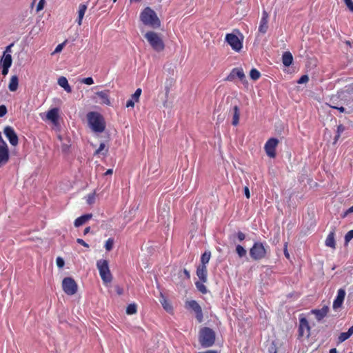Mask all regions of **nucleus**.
Instances as JSON below:
<instances>
[{
  "mask_svg": "<svg viewBox=\"0 0 353 353\" xmlns=\"http://www.w3.org/2000/svg\"><path fill=\"white\" fill-rule=\"evenodd\" d=\"M140 19L145 26L154 29L161 26V21L157 13L150 7H146L140 14Z\"/></svg>",
  "mask_w": 353,
  "mask_h": 353,
  "instance_id": "1",
  "label": "nucleus"
},
{
  "mask_svg": "<svg viewBox=\"0 0 353 353\" xmlns=\"http://www.w3.org/2000/svg\"><path fill=\"white\" fill-rule=\"evenodd\" d=\"M88 122L94 132L101 133L105 130V121L103 117L97 112H90L87 114Z\"/></svg>",
  "mask_w": 353,
  "mask_h": 353,
  "instance_id": "2",
  "label": "nucleus"
},
{
  "mask_svg": "<svg viewBox=\"0 0 353 353\" xmlns=\"http://www.w3.org/2000/svg\"><path fill=\"white\" fill-rule=\"evenodd\" d=\"M215 339L216 334L212 329L208 327H204L200 329L199 332V341L203 347L206 348L212 347L215 343Z\"/></svg>",
  "mask_w": 353,
  "mask_h": 353,
  "instance_id": "3",
  "label": "nucleus"
},
{
  "mask_svg": "<svg viewBox=\"0 0 353 353\" xmlns=\"http://www.w3.org/2000/svg\"><path fill=\"white\" fill-rule=\"evenodd\" d=\"M269 247L261 242H254L250 249V257L254 261H260L266 257Z\"/></svg>",
  "mask_w": 353,
  "mask_h": 353,
  "instance_id": "4",
  "label": "nucleus"
},
{
  "mask_svg": "<svg viewBox=\"0 0 353 353\" xmlns=\"http://www.w3.org/2000/svg\"><path fill=\"white\" fill-rule=\"evenodd\" d=\"M144 37L154 51L159 52L164 50V42L158 33L149 31L145 34Z\"/></svg>",
  "mask_w": 353,
  "mask_h": 353,
  "instance_id": "5",
  "label": "nucleus"
},
{
  "mask_svg": "<svg viewBox=\"0 0 353 353\" xmlns=\"http://www.w3.org/2000/svg\"><path fill=\"white\" fill-rule=\"evenodd\" d=\"M97 266L99 270L100 276L103 283H110L112 280V276L109 269L108 261L101 259L97 261Z\"/></svg>",
  "mask_w": 353,
  "mask_h": 353,
  "instance_id": "6",
  "label": "nucleus"
},
{
  "mask_svg": "<svg viewBox=\"0 0 353 353\" xmlns=\"http://www.w3.org/2000/svg\"><path fill=\"white\" fill-rule=\"evenodd\" d=\"M62 288L66 294L74 295L77 292L78 286L72 278L65 277L62 281Z\"/></svg>",
  "mask_w": 353,
  "mask_h": 353,
  "instance_id": "7",
  "label": "nucleus"
},
{
  "mask_svg": "<svg viewBox=\"0 0 353 353\" xmlns=\"http://www.w3.org/2000/svg\"><path fill=\"white\" fill-rule=\"evenodd\" d=\"M225 41L231 46L232 50L236 52H239L243 47L242 41H241L239 37L233 33L227 34L225 36Z\"/></svg>",
  "mask_w": 353,
  "mask_h": 353,
  "instance_id": "8",
  "label": "nucleus"
},
{
  "mask_svg": "<svg viewBox=\"0 0 353 353\" xmlns=\"http://www.w3.org/2000/svg\"><path fill=\"white\" fill-rule=\"evenodd\" d=\"M185 307L188 309H190L195 312L196 319L199 323H201L203 319V314L202 312L201 307L199 304L194 300L188 301L185 303Z\"/></svg>",
  "mask_w": 353,
  "mask_h": 353,
  "instance_id": "9",
  "label": "nucleus"
},
{
  "mask_svg": "<svg viewBox=\"0 0 353 353\" xmlns=\"http://www.w3.org/2000/svg\"><path fill=\"white\" fill-rule=\"evenodd\" d=\"M185 307L188 309H190L195 312L196 319L199 323H201L203 319V314L202 312L201 307L199 304L194 300L188 301L185 303Z\"/></svg>",
  "mask_w": 353,
  "mask_h": 353,
  "instance_id": "10",
  "label": "nucleus"
},
{
  "mask_svg": "<svg viewBox=\"0 0 353 353\" xmlns=\"http://www.w3.org/2000/svg\"><path fill=\"white\" fill-rule=\"evenodd\" d=\"M279 143V140L276 138H270L265 144L264 149L267 155L270 158H274L276 156V147Z\"/></svg>",
  "mask_w": 353,
  "mask_h": 353,
  "instance_id": "11",
  "label": "nucleus"
},
{
  "mask_svg": "<svg viewBox=\"0 0 353 353\" xmlns=\"http://www.w3.org/2000/svg\"><path fill=\"white\" fill-rule=\"evenodd\" d=\"M3 133L12 145L16 146L18 145V136L15 132L14 130L13 129V128L8 125L6 126L3 129Z\"/></svg>",
  "mask_w": 353,
  "mask_h": 353,
  "instance_id": "12",
  "label": "nucleus"
},
{
  "mask_svg": "<svg viewBox=\"0 0 353 353\" xmlns=\"http://www.w3.org/2000/svg\"><path fill=\"white\" fill-rule=\"evenodd\" d=\"M236 77L239 78L242 82L245 81V75L242 68H233L225 80L228 81H233Z\"/></svg>",
  "mask_w": 353,
  "mask_h": 353,
  "instance_id": "13",
  "label": "nucleus"
},
{
  "mask_svg": "<svg viewBox=\"0 0 353 353\" xmlns=\"http://www.w3.org/2000/svg\"><path fill=\"white\" fill-rule=\"evenodd\" d=\"M353 93V85H350L348 87L346 88V89L344 91H341L338 92V97L337 98H344L346 97L345 94H351ZM336 97H333L330 99V105H335L339 106L340 105H343V103L341 101L336 102Z\"/></svg>",
  "mask_w": 353,
  "mask_h": 353,
  "instance_id": "14",
  "label": "nucleus"
},
{
  "mask_svg": "<svg viewBox=\"0 0 353 353\" xmlns=\"http://www.w3.org/2000/svg\"><path fill=\"white\" fill-rule=\"evenodd\" d=\"M310 327L309 325L308 321L305 317H302L299 319V335L303 336L305 334L308 336L310 335Z\"/></svg>",
  "mask_w": 353,
  "mask_h": 353,
  "instance_id": "15",
  "label": "nucleus"
},
{
  "mask_svg": "<svg viewBox=\"0 0 353 353\" xmlns=\"http://www.w3.org/2000/svg\"><path fill=\"white\" fill-rule=\"evenodd\" d=\"M345 290L341 288L338 290L337 296L333 302V309L336 310L341 307L345 296Z\"/></svg>",
  "mask_w": 353,
  "mask_h": 353,
  "instance_id": "16",
  "label": "nucleus"
},
{
  "mask_svg": "<svg viewBox=\"0 0 353 353\" xmlns=\"http://www.w3.org/2000/svg\"><path fill=\"white\" fill-rule=\"evenodd\" d=\"M9 149L8 145H0V168L9 161Z\"/></svg>",
  "mask_w": 353,
  "mask_h": 353,
  "instance_id": "17",
  "label": "nucleus"
},
{
  "mask_svg": "<svg viewBox=\"0 0 353 353\" xmlns=\"http://www.w3.org/2000/svg\"><path fill=\"white\" fill-rule=\"evenodd\" d=\"M268 14L267 13L266 11L264 10L263 12L262 17L261 19L260 24L259 26V32H261L262 34L266 33V32L268 31Z\"/></svg>",
  "mask_w": 353,
  "mask_h": 353,
  "instance_id": "18",
  "label": "nucleus"
},
{
  "mask_svg": "<svg viewBox=\"0 0 353 353\" xmlns=\"http://www.w3.org/2000/svg\"><path fill=\"white\" fill-rule=\"evenodd\" d=\"M196 275L203 283H206L208 281V270L207 266L199 265L196 268Z\"/></svg>",
  "mask_w": 353,
  "mask_h": 353,
  "instance_id": "19",
  "label": "nucleus"
},
{
  "mask_svg": "<svg viewBox=\"0 0 353 353\" xmlns=\"http://www.w3.org/2000/svg\"><path fill=\"white\" fill-rule=\"evenodd\" d=\"M329 311V307L327 305H324L320 310H312L311 312L312 314H315L316 319L318 321H321L327 314Z\"/></svg>",
  "mask_w": 353,
  "mask_h": 353,
  "instance_id": "20",
  "label": "nucleus"
},
{
  "mask_svg": "<svg viewBox=\"0 0 353 353\" xmlns=\"http://www.w3.org/2000/svg\"><path fill=\"white\" fill-rule=\"evenodd\" d=\"M92 217V214H83L75 219L74 225L76 228L80 227V226L83 225V224H85Z\"/></svg>",
  "mask_w": 353,
  "mask_h": 353,
  "instance_id": "21",
  "label": "nucleus"
},
{
  "mask_svg": "<svg viewBox=\"0 0 353 353\" xmlns=\"http://www.w3.org/2000/svg\"><path fill=\"white\" fill-rule=\"evenodd\" d=\"M335 231L333 229L327 235L325 240V245L334 249L336 248V242L334 239Z\"/></svg>",
  "mask_w": 353,
  "mask_h": 353,
  "instance_id": "22",
  "label": "nucleus"
},
{
  "mask_svg": "<svg viewBox=\"0 0 353 353\" xmlns=\"http://www.w3.org/2000/svg\"><path fill=\"white\" fill-rule=\"evenodd\" d=\"M46 117L48 120L53 123L57 121L59 119V110L58 108H52L46 114Z\"/></svg>",
  "mask_w": 353,
  "mask_h": 353,
  "instance_id": "23",
  "label": "nucleus"
},
{
  "mask_svg": "<svg viewBox=\"0 0 353 353\" xmlns=\"http://www.w3.org/2000/svg\"><path fill=\"white\" fill-rule=\"evenodd\" d=\"M57 83L59 85L63 88L68 93H70L72 92V88L68 83V79L65 77H59Z\"/></svg>",
  "mask_w": 353,
  "mask_h": 353,
  "instance_id": "24",
  "label": "nucleus"
},
{
  "mask_svg": "<svg viewBox=\"0 0 353 353\" xmlns=\"http://www.w3.org/2000/svg\"><path fill=\"white\" fill-rule=\"evenodd\" d=\"M108 93L109 90H103L97 92L96 94L100 98L103 103L110 105Z\"/></svg>",
  "mask_w": 353,
  "mask_h": 353,
  "instance_id": "25",
  "label": "nucleus"
},
{
  "mask_svg": "<svg viewBox=\"0 0 353 353\" xmlns=\"http://www.w3.org/2000/svg\"><path fill=\"white\" fill-rule=\"evenodd\" d=\"M293 61V57L291 52H285L282 55V62L285 67H289Z\"/></svg>",
  "mask_w": 353,
  "mask_h": 353,
  "instance_id": "26",
  "label": "nucleus"
},
{
  "mask_svg": "<svg viewBox=\"0 0 353 353\" xmlns=\"http://www.w3.org/2000/svg\"><path fill=\"white\" fill-rule=\"evenodd\" d=\"M87 10V6L85 4H80L79 7L78 11V18L77 19V22L79 26H81L82 23V20L84 17L85 12Z\"/></svg>",
  "mask_w": 353,
  "mask_h": 353,
  "instance_id": "27",
  "label": "nucleus"
},
{
  "mask_svg": "<svg viewBox=\"0 0 353 353\" xmlns=\"http://www.w3.org/2000/svg\"><path fill=\"white\" fill-rule=\"evenodd\" d=\"M19 85V79L18 77L16 75H14L11 77L8 88L11 92H14L17 90Z\"/></svg>",
  "mask_w": 353,
  "mask_h": 353,
  "instance_id": "28",
  "label": "nucleus"
},
{
  "mask_svg": "<svg viewBox=\"0 0 353 353\" xmlns=\"http://www.w3.org/2000/svg\"><path fill=\"white\" fill-rule=\"evenodd\" d=\"M12 57L10 54L3 53V57L1 59V66L10 67L12 65Z\"/></svg>",
  "mask_w": 353,
  "mask_h": 353,
  "instance_id": "29",
  "label": "nucleus"
},
{
  "mask_svg": "<svg viewBox=\"0 0 353 353\" xmlns=\"http://www.w3.org/2000/svg\"><path fill=\"white\" fill-rule=\"evenodd\" d=\"M239 116H240L239 108L237 105H235L233 108V118H232V122L233 125L236 126L239 124Z\"/></svg>",
  "mask_w": 353,
  "mask_h": 353,
  "instance_id": "30",
  "label": "nucleus"
},
{
  "mask_svg": "<svg viewBox=\"0 0 353 353\" xmlns=\"http://www.w3.org/2000/svg\"><path fill=\"white\" fill-rule=\"evenodd\" d=\"M211 257V252L210 251H205L201 257V263L200 265L206 266V265L209 263V261Z\"/></svg>",
  "mask_w": 353,
  "mask_h": 353,
  "instance_id": "31",
  "label": "nucleus"
},
{
  "mask_svg": "<svg viewBox=\"0 0 353 353\" xmlns=\"http://www.w3.org/2000/svg\"><path fill=\"white\" fill-rule=\"evenodd\" d=\"M161 294V299L160 300V302L163 306V307L167 311V312H172V306L171 304L168 301V300Z\"/></svg>",
  "mask_w": 353,
  "mask_h": 353,
  "instance_id": "32",
  "label": "nucleus"
},
{
  "mask_svg": "<svg viewBox=\"0 0 353 353\" xmlns=\"http://www.w3.org/2000/svg\"><path fill=\"white\" fill-rule=\"evenodd\" d=\"M235 252L239 258L245 257L247 255L246 250L241 245H237L236 246Z\"/></svg>",
  "mask_w": 353,
  "mask_h": 353,
  "instance_id": "33",
  "label": "nucleus"
},
{
  "mask_svg": "<svg viewBox=\"0 0 353 353\" xmlns=\"http://www.w3.org/2000/svg\"><path fill=\"white\" fill-rule=\"evenodd\" d=\"M203 283H203L202 281H196L195 283V285L200 292H201L202 294H206L208 292L207 288Z\"/></svg>",
  "mask_w": 353,
  "mask_h": 353,
  "instance_id": "34",
  "label": "nucleus"
},
{
  "mask_svg": "<svg viewBox=\"0 0 353 353\" xmlns=\"http://www.w3.org/2000/svg\"><path fill=\"white\" fill-rule=\"evenodd\" d=\"M250 77L252 80L256 81L260 78L261 73L256 69L252 68L250 72Z\"/></svg>",
  "mask_w": 353,
  "mask_h": 353,
  "instance_id": "35",
  "label": "nucleus"
},
{
  "mask_svg": "<svg viewBox=\"0 0 353 353\" xmlns=\"http://www.w3.org/2000/svg\"><path fill=\"white\" fill-rule=\"evenodd\" d=\"M137 312V305L135 303H131L128 305L126 308V313L128 314H134Z\"/></svg>",
  "mask_w": 353,
  "mask_h": 353,
  "instance_id": "36",
  "label": "nucleus"
},
{
  "mask_svg": "<svg viewBox=\"0 0 353 353\" xmlns=\"http://www.w3.org/2000/svg\"><path fill=\"white\" fill-rule=\"evenodd\" d=\"M113 245H114V239H112V238H109L106 242H105V248L107 251H110L112 248H113Z\"/></svg>",
  "mask_w": 353,
  "mask_h": 353,
  "instance_id": "37",
  "label": "nucleus"
},
{
  "mask_svg": "<svg viewBox=\"0 0 353 353\" xmlns=\"http://www.w3.org/2000/svg\"><path fill=\"white\" fill-rule=\"evenodd\" d=\"M350 336H351L348 332H342L340 334L338 339H339V343H342V342L345 341V340H347V339H349Z\"/></svg>",
  "mask_w": 353,
  "mask_h": 353,
  "instance_id": "38",
  "label": "nucleus"
},
{
  "mask_svg": "<svg viewBox=\"0 0 353 353\" xmlns=\"http://www.w3.org/2000/svg\"><path fill=\"white\" fill-rule=\"evenodd\" d=\"M141 92L142 90L141 88H137L135 92L131 96V99H132L135 101H138L141 94Z\"/></svg>",
  "mask_w": 353,
  "mask_h": 353,
  "instance_id": "39",
  "label": "nucleus"
},
{
  "mask_svg": "<svg viewBox=\"0 0 353 353\" xmlns=\"http://www.w3.org/2000/svg\"><path fill=\"white\" fill-rule=\"evenodd\" d=\"M353 239V230H350L345 235V243L347 244Z\"/></svg>",
  "mask_w": 353,
  "mask_h": 353,
  "instance_id": "40",
  "label": "nucleus"
},
{
  "mask_svg": "<svg viewBox=\"0 0 353 353\" xmlns=\"http://www.w3.org/2000/svg\"><path fill=\"white\" fill-rule=\"evenodd\" d=\"M309 81V77L307 74L302 75L300 79L297 81L299 84L305 83Z\"/></svg>",
  "mask_w": 353,
  "mask_h": 353,
  "instance_id": "41",
  "label": "nucleus"
},
{
  "mask_svg": "<svg viewBox=\"0 0 353 353\" xmlns=\"http://www.w3.org/2000/svg\"><path fill=\"white\" fill-rule=\"evenodd\" d=\"M68 142H70L69 141ZM70 145L69 143H62L61 144V150L64 153H67L69 152Z\"/></svg>",
  "mask_w": 353,
  "mask_h": 353,
  "instance_id": "42",
  "label": "nucleus"
},
{
  "mask_svg": "<svg viewBox=\"0 0 353 353\" xmlns=\"http://www.w3.org/2000/svg\"><path fill=\"white\" fill-rule=\"evenodd\" d=\"M330 107L333 109L338 110L340 112H346L345 109L343 107L342 105H340L339 106L335 105H330ZM347 113H350V112H347Z\"/></svg>",
  "mask_w": 353,
  "mask_h": 353,
  "instance_id": "43",
  "label": "nucleus"
},
{
  "mask_svg": "<svg viewBox=\"0 0 353 353\" xmlns=\"http://www.w3.org/2000/svg\"><path fill=\"white\" fill-rule=\"evenodd\" d=\"M95 201V195L94 193L90 194L87 197V203L90 205L92 204Z\"/></svg>",
  "mask_w": 353,
  "mask_h": 353,
  "instance_id": "44",
  "label": "nucleus"
},
{
  "mask_svg": "<svg viewBox=\"0 0 353 353\" xmlns=\"http://www.w3.org/2000/svg\"><path fill=\"white\" fill-rule=\"evenodd\" d=\"M81 83L86 85H92L94 83L93 79L92 77L84 78L81 80Z\"/></svg>",
  "mask_w": 353,
  "mask_h": 353,
  "instance_id": "45",
  "label": "nucleus"
},
{
  "mask_svg": "<svg viewBox=\"0 0 353 353\" xmlns=\"http://www.w3.org/2000/svg\"><path fill=\"white\" fill-rule=\"evenodd\" d=\"M8 110L7 108L5 105H0V117H3L6 114Z\"/></svg>",
  "mask_w": 353,
  "mask_h": 353,
  "instance_id": "46",
  "label": "nucleus"
},
{
  "mask_svg": "<svg viewBox=\"0 0 353 353\" xmlns=\"http://www.w3.org/2000/svg\"><path fill=\"white\" fill-rule=\"evenodd\" d=\"M347 8L353 12V2L352 0H343Z\"/></svg>",
  "mask_w": 353,
  "mask_h": 353,
  "instance_id": "47",
  "label": "nucleus"
},
{
  "mask_svg": "<svg viewBox=\"0 0 353 353\" xmlns=\"http://www.w3.org/2000/svg\"><path fill=\"white\" fill-rule=\"evenodd\" d=\"M56 262H57V265L59 268H61L64 266L65 262H64V260L61 257H59V256L57 257Z\"/></svg>",
  "mask_w": 353,
  "mask_h": 353,
  "instance_id": "48",
  "label": "nucleus"
},
{
  "mask_svg": "<svg viewBox=\"0 0 353 353\" xmlns=\"http://www.w3.org/2000/svg\"><path fill=\"white\" fill-rule=\"evenodd\" d=\"M236 236L240 242L243 241L245 239V234L241 231L237 232Z\"/></svg>",
  "mask_w": 353,
  "mask_h": 353,
  "instance_id": "49",
  "label": "nucleus"
},
{
  "mask_svg": "<svg viewBox=\"0 0 353 353\" xmlns=\"http://www.w3.org/2000/svg\"><path fill=\"white\" fill-rule=\"evenodd\" d=\"M65 42H63V43H61V44H59V45L56 47V48H55V50H54V51L53 54H54V53H58V52H61V51L62 50V49H63V48L64 45H65Z\"/></svg>",
  "mask_w": 353,
  "mask_h": 353,
  "instance_id": "50",
  "label": "nucleus"
},
{
  "mask_svg": "<svg viewBox=\"0 0 353 353\" xmlns=\"http://www.w3.org/2000/svg\"><path fill=\"white\" fill-rule=\"evenodd\" d=\"M135 101L132 99H130L127 101L125 106L127 108H134Z\"/></svg>",
  "mask_w": 353,
  "mask_h": 353,
  "instance_id": "51",
  "label": "nucleus"
},
{
  "mask_svg": "<svg viewBox=\"0 0 353 353\" xmlns=\"http://www.w3.org/2000/svg\"><path fill=\"white\" fill-rule=\"evenodd\" d=\"M44 0H40L37 6V11H40L43 9L44 7Z\"/></svg>",
  "mask_w": 353,
  "mask_h": 353,
  "instance_id": "52",
  "label": "nucleus"
},
{
  "mask_svg": "<svg viewBox=\"0 0 353 353\" xmlns=\"http://www.w3.org/2000/svg\"><path fill=\"white\" fill-rule=\"evenodd\" d=\"M105 143L103 142H101L99 145V148L96 150L95 154H97L100 153L105 148Z\"/></svg>",
  "mask_w": 353,
  "mask_h": 353,
  "instance_id": "53",
  "label": "nucleus"
},
{
  "mask_svg": "<svg viewBox=\"0 0 353 353\" xmlns=\"http://www.w3.org/2000/svg\"><path fill=\"white\" fill-rule=\"evenodd\" d=\"M77 242L79 244H80V245H83V246H84L85 248H88L89 247V245L86 242H85L83 239H77Z\"/></svg>",
  "mask_w": 353,
  "mask_h": 353,
  "instance_id": "54",
  "label": "nucleus"
},
{
  "mask_svg": "<svg viewBox=\"0 0 353 353\" xmlns=\"http://www.w3.org/2000/svg\"><path fill=\"white\" fill-rule=\"evenodd\" d=\"M345 130V127L342 124H340L337 126V130H336V133L337 134H341L343 131Z\"/></svg>",
  "mask_w": 353,
  "mask_h": 353,
  "instance_id": "55",
  "label": "nucleus"
},
{
  "mask_svg": "<svg viewBox=\"0 0 353 353\" xmlns=\"http://www.w3.org/2000/svg\"><path fill=\"white\" fill-rule=\"evenodd\" d=\"M353 212V205L351 206L350 208H348L345 212L344 214L342 215V217L343 218H345V216H347L348 214L350 213H352Z\"/></svg>",
  "mask_w": 353,
  "mask_h": 353,
  "instance_id": "56",
  "label": "nucleus"
},
{
  "mask_svg": "<svg viewBox=\"0 0 353 353\" xmlns=\"http://www.w3.org/2000/svg\"><path fill=\"white\" fill-rule=\"evenodd\" d=\"M287 247H288V243H285V245H284V254H285V256L287 258V259H289L290 258V254L288 252V249H287Z\"/></svg>",
  "mask_w": 353,
  "mask_h": 353,
  "instance_id": "57",
  "label": "nucleus"
},
{
  "mask_svg": "<svg viewBox=\"0 0 353 353\" xmlns=\"http://www.w3.org/2000/svg\"><path fill=\"white\" fill-rule=\"evenodd\" d=\"M244 194L248 199H249L250 197V190L247 186H245L244 188Z\"/></svg>",
  "mask_w": 353,
  "mask_h": 353,
  "instance_id": "58",
  "label": "nucleus"
},
{
  "mask_svg": "<svg viewBox=\"0 0 353 353\" xmlns=\"http://www.w3.org/2000/svg\"><path fill=\"white\" fill-rule=\"evenodd\" d=\"M2 67V74L3 75H6L8 72V70H9V67H6V66H1Z\"/></svg>",
  "mask_w": 353,
  "mask_h": 353,
  "instance_id": "59",
  "label": "nucleus"
},
{
  "mask_svg": "<svg viewBox=\"0 0 353 353\" xmlns=\"http://www.w3.org/2000/svg\"><path fill=\"white\" fill-rule=\"evenodd\" d=\"M7 145V143H6V141L3 139V137H2V135H1V133L0 132V145Z\"/></svg>",
  "mask_w": 353,
  "mask_h": 353,
  "instance_id": "60",
  "label": "nucleus"
},
{
  "mask_svg": "<svg viewBox=\"0 0 353 353\" xmlns=\"http://www.w3.org/2000/svg\"><path fill=\"white\" fill-rule=\"evenodd\" d=\"M183 273L185 275L187 279H190V272L188 270H187L186 269H184L183 270Z\"/></svg>",
  "mask_w": 353,
  "mask_h": 353,
  "instance_id": "61",
  "label": "nucleus"
},
{
  "mask_svg": "<svg viewBox=\"0 0 353 353\" xmlns=\"http://www.w3.org/2000/svg\"><path fill=\"white\" fill-rule=\"evenodd\" d=\"M13 45H14V43H11V44H10L9 46H8L6 47V51H5V52H4V53H6V52H10V49H11V48L13 46Z\"/></svg>",
  "mask_w": 353,
  "mask_h": 353,
  "instance_id": "62",
  "label": "nucleus"
},
{
  "mask_svg": "<svg viewBox=\"0 0 353 353\" xmlns=\"http://www.w3.org/2000/svg\"><path fill=\"white\" fill-rule=\"evenodd\" d=\"M90 231V227H87L84 229V231H83V234L85 235L87 234H88Z\"/></svg>",
  "mask_w": 353,
  "mask_h": 353,
  "instance_id": "63",
  "label": "nucleus"
},
{
  "mask_svg": "<svg viewBox=\"0 0 353 353\" xmlns=\"http://www.w3.org/2000/svg\"><path fill=\"white\" fill-rule=\"evenodd\" d=\"M269 353H276V350L274 347H272L269 349Z\"/></svg>",
  "mask_w": 353,
  "mask_h": 353,
  "instance_id": "64",
  "label": "nucleus"
}]
</instances>
